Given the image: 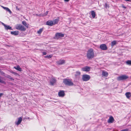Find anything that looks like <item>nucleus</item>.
Masks as SVG:
<instances>
[{"label": "nucleus", "instance_id": "f257e3e1", "mask_svg": "<svg viewBox=\"0 0 131 131\" xmlns=\"http://www.w3.org/2000/svg\"><path fill=\"white\" fill-rule=\"evenodd\" d=\"M94 56L93 49L92 48L89 49L87 51L86 54V57L89 60L92 59L94 58Z\"/></svg>", "mask_w": 131, "mask_h": 131}, {"label": "nucleus", "instance_id": "f03ea898", "mask_svg": "<svg viewBox=\"0 0 131 131\" xmlns=\"http://www.w3.org/2000/svg\"><path fill=\"white\" fill-rule=\"evenodd\" d=\"M16 28L21 31H24L26 30V28L21 24H17L15 27Z\"/></svg>", "mask_w": 131, "mask_h": 131}, {"label": "nucleus", "instance_id": "7ed1b4c3", "mask_svg": "<svg viewBox=\"0 0 131 131\" xmlns=\"http://www.w3.org/2000/svg\"><path fill=\"white\" fill-rule=\"evenodd\" d=\"M63 82L65 84L69 86H72L73 85V83L70 79H65L63 80Z\"/></svg>", "mask_w": 131, "mask_h": 131}, {"label": "nucleus", "instance_id": "20e7f679", "mask_svg": "<svg viewBox=\"0 0 131 131\" xmlns=\"http://www.w3.org/2000/svg\"><path fill=\"white\" fill-rule=\"evenodd\" d=\"M128 78V76L125 75H122L117 77V79L118 81H120L126 80Z\"/></svg>", "mask_w": 131, "mask_h": 131}, {"label": "nucleus", "instance_id": "39448f33", "mask_svg": "<svg viewBox=\"0 0 131 131\" xmlns=\"http://www.w3.org/2000/svg\"><path fill=\"white\" fill-rule=\"evenodd\" d=\"M90 78L89 75L85 74L82 75V79L83 81H86L89 80Z\"/></svg>", "mask_w": 131, "mask_h": 131}, {"label": "nucleus", "instance_id": "423d86ee", "mask_svg": "<svg viewBox=\"0 0 131 131\" xmlns=\"http://www.w3.org/2000/svg\"><path fill=\"white\" fill-rule=\"evenodd\" d=\"M64 36V34L61 33H57L55 35V38L58 39L61 37H62Z\"/></svg>", "mask_w": 131, "mask_h": 131}, {"label": "nucleus", "instance_id": "0eeeda50", "mask_svg": "<svg viewBox=\"0 0 131 131\" xmlns=\"http://www.w3.org/2000/svg\"><path fill=\"white\" fill-rule=\"evenodd\" d=\"M100 48L103 50H106L107 49V47L105 44H102L100 46Z\"/></svg>", "mask_w": 131, "mask_h": 131}, {"label": "nucleus", "instance_id": "6e6552de", "mask_svg": "<svg viewBox=\"0 0 131 131\" xmlns=\"http://www.w3.org/2000/svg\"><path fill=\"white\" fill-rule=\"evenodd\" d=\"M65 63V61L63 60H61L57 61L56 63L58 65H62L64 64Z\"/></svg>", "mask_w": 131, "mask_h": 131}, {"label": "nucleus", "instance_id": "1a4fd4ad", "mask_svg": "<svg viewBox=\"0 0 131 131\" xmlns=\"http://www.w3.org/2000/svg\"><path fill=\"white\" fill-rule=\"evenodd\" d=\"M46 24L47 25L50 26H52L54 25L53 21L51 20L47 21L46 23Z\"/></svg>", "mask_w": 131, "mask_h": 131}, {"label": "nucleus", "instance_id": "9d476101", "mask_svg": "<svg viewBox=\"0 0 131 131\" xmlns=\"http://www.w3.org/2000/svg\"><path fill=\"white\" fill-rule=\"evenodd\" d=\"M114 120L113 117L112 116L110 117L109 119L108 120L107 122L108 123H112Z\"/></svg>", "mask_w": 131, "mask_h": 131}, {"label": "nucleus", "instance_id": "9b49d317", "mask_svg": "<svg viewBox=\"0 0 131 131\" xmlns=\"http://www.w3.org/2000/svg\"><path fill=\"white\" fill-rule=\"evenodd\" d=\"M58 95L60 97H63L64 95V93L63 91H61L58 93Z\"/></svg>", "mask_w": 131, "mask_h": 131}, {"label": "nucleus", "instance_id": "f8f14e48", "mask_svg": "<svg viewBox=\"0 0 131 131\" xmlns=\"http://www.w3.org/2000/svg\"><path fill=\"white\" fill-rule=\"evenodd\" d=\"M90 68L88 67H86L82 69V70L83 71H90Z\"/></svg>", "mask_w": 131, "mask_h": 131}, {"label": "nucleus", "instance_id": "ddd939ff", "mask_svg": "<svg viewBox=\"0 0 131 131\" xmlns=\"http://www.w3.org/2000/svg\"><path fill=\"white\" fill-rule=\"evenodd\" d=\"M22 121V118L21 117H19L18 118V121L17 122H15V124L18 125Z\"/></svg>", "mask_w": 131, "mask_h": 131}, {"label": "nucleus", "instance_id": "4468645a", "mask_svg": "<svg viewBox=\"0 0 131 131\" xmlns=\"http://www.w3.org/2000/svg\"><path fill=\"white\" fill-rule=\"evenodd\" d=\"M56 80L54 79H52L50 81V84L51 85H53L56 82Z\"/></svg>", "mask_w": 131, "mask_h": 131}, {"label": "nucleus", "instance_id": "2eb2a0df", "mask_svg": "<svg viewBox=\"0 0 131 131\" xmlns=\"http://www.w3.org/2000/svg\"><path fill=\"white\" fill-rule=\"evenodd\" d=\"M19 33L18 31H11V34H12L14 35H18Z\"/></svg>", "mask_w": 131, "mask_h": 131}, {"label": "nucleus", "instance_id": "dca6fc26", "mask_svg": "<svg viewBox=\"0 0 131 131\" xmlns=\"http://www.w3.org/2000/svg\"><path fill=\"white\" fill-rule=\"evenodd\" d=\"M59 21V18H58L54 19L52 21L53 22V25H54L55 24H57L58 23V22Z\"/></svg>", "mask_w": 131, "mask_h": 131}, {"label": "nucleus", "instance_id": "f3484780", "mask_svg": "<svg viewBox=\"0 0 131 131\" xmlns=\"http://www.w3.org/2000/svg\"><path fill=\"white\" fill-rule=\"evenodd\" d=\"M125 95L127 98H129L131 96V94L130 92L126 93Z\"/></svg>", "mask_w": 131, "mask_h": 131}, {"label": "nucleus", "instance_id": "a211bd4d", "mask_svg": "<svg viewBox=\"0 0 131 131\" xmlns=\"http://www.w3.org/2000/svg\"><path fill=\"white\" fill-rule=\"evenodd\" d=\"M117 41L115 40H114L112 41L111 43V45L112 47L114 46L117 43Z\"/></svg>", "mask_w": 131, "mask_h": 131}, {"label": "nucleus", "instance_id": "6ab92c4d", "mask_svg": "<svg viewBox=\"0 0 131 131\" xmlns=\"http://www.w3.org/2000/svg\"><path fill=\"white\" fill-rule=\"evenodd\" d=\"M2 7L4 9L6 10L8 12L10 13L11 14L12 13V12L8 8L6 7H4L2 6Z\"/></svg>", "mask_w": 131, "mask_h": 131}, {"label": "nucleus", "instance_id": "aec40b11", "mask_svg": "<svg viewBox=\"0 0 131 131\" xmlns=\"http://www.w3.org/2000/svg\"><path fill=\"white\" fill-rule=\"evenodd\" d=\"M22 23L23 25L25 26L26 27H28V25L27 24V23L25 21H22Z\"/></svg>", "mask_w": 131, "mask_h": 131}, {"label": "nucleus", "instance_id": "412c9836", "mask_svg": "<svg viewBox=\"0 0 131 131\" xmlns=\"http://www.w3.org/2000/svg\"><path fill=\"white\" fill-rule=\"evenodd\" d=\"M91 14L93 18H94L95 17L96 15L94 11L92 10L91 12Z\"/></svg>", "mask_w": 131, "mask_h": 131}, {"label": "nucleus", "instance_id": "4be33fe9", "mask_svg": "<svg viewBox=\"0 0 131 131\" xmlns=\"http://www.w3.org/2000/svg\"><path fill=\"white\" fill-rule=\"evenodd\" d=\"M5 28L6 30H8V29H10L12 30V28L11 27H10L8 25H6V26H5Z\"/></svg>", "mask_w": 131, "mask_h": 131}, {"label": "nucleus", "instance_id": "5701e85b", "mask_svg": "<svg viewBox=\"0 0 131 131\" xmlns=\"http://www.w3.org/2000/svg\"><path fill=\"white\" fill-rule=\"evenodd\" d=\"M14 68L18 71H20L21 70V68L19 67V66H17L16 67H14Z\"/></svg>", "mask_w": 131, "mask_h": 131}, {"label": "nucleus", "instance_id": "b1692460", "mask_svg": "<svg viewBox=\"0 0 131 131\" xmlns=\"http://www.w3.org/2000/svg\"><path fill=\"white\" fill-rule=\"evenodd\" d=\"M126 63L127 65H131V61L128 60L126 61Z\"/></svg>", "mask_w": 131, "mask_h": 131}, {"label": "nucleus", "instance_id": "393cba45", "mask_svg": "<svg viewBox=\"0 0 131 131\" xmlns=\"http://www.w3.org/2000/svg\"><path fill=\"white\" fill-rule=\"evenodd\" d=\"M5 76L12 80H14V79L9 75L6 74V75Z\"/></svg>", "mask_w": 131, "mask_h": 131}, {"label": "nucleus", "instance_id": "a878e982", "mask_svg": "<svg viewBox=\"0 0 131 131\" xmlns=\"http://www.w3.org/2000/svg\"><path fill=\"white\" fill-rule=\"evenodd\" d=\"M43 31V29L41 28L37 31V33L38 34H40Z\"/></svg>", "mask_w": 131, "mask_h": 131}, {"label": "nucleus", "instance_id": "bb28decb", "mask_svg": "<svg viewBox=\"0 0 131 131\" xmlns=\"http://www.w3.org/2000/svg\"><path fill=\"white\" fill-rule=\"evenodd\" d=\"M0 82L2 83H3V84H5V82L4 81L2 80L1 79V77H0Z\"/></svg>", "mask_w": 131, "mask_h": 131}, {"label": "nucleus", "instance_id": "cd10ccee", "mask_svg": "<svg viewBox=\"0 0 131 131\" xmlns=\"http://www.w3.org/2000/svg\"><path fill=\"white\" fill-rule=\"evenodd\" d=\"M108 74H102V77H104V78L107 77L108 76Z\"/></svg>", "mask_w": 131, "mask_h": 131}, {"label": "nucleus", "instance_id": "c85d7f7f", "mask_svg": "<svg viewBox=\"0 0 131 131\" xmlns=\"http://www.w3.org/2000/svg\"><path fill=\"white\" fill-rule=\"evenodd\" d=\"M52 57V56L50 55L49 56H45L46 58H51Z\"/></svg>", "mask_w": 131, "mask_h": 131}, {"label": "nucleus", "instance_id": "c756f323", "mask_svg": "<svg viewBox=\"0 0 131 131\" xmlns=\"http://www.w3.org/2000/svg\"><path fill=\"white\" fill-rule=\"evenodd\" d=\"M128 129H123L122 130H121L120 131H128Z\"/></svg>", "mask_w": 131, "mask_h": 131}, {"label": "nucleus", "instance_id": "7c9ffc66", "mask_svg": "<svg viewBox=\"0 0 131 131\" xmlns=\"http://www.w3.org/2000/svg\"><path fill=\"white\" fill-rule=\"evenodd\" d=\"M102 74H108V73L107 72H106L105 71H103L102 72Z\"/></svg>", "mask_w": 131, "mask_h": 131}, {"label": "nucleus", "instance_id": "2f4dec72", "mask_svg": "<svg viewBox=\"0 0 131 131\" xmlns=\"http://www.w3.org/2000/svg\"><path fill=\"white\" fill-rule=\"evenodd\" d=\"M105 7L106 8L107 7H108V5H107V3H105Z\"/></svg>", "mask_w": 131, "mask_h": 131}, {"label": "nucleus", "instance_id": "473e14b6", "mask_svg": "<svg viewBox=\"0 0 131 131\" xmlns=\"http://www.w3.org/2000/svg\"><path fill=\"white\" fill-rule=\"evenodd\" d=\"M44 55H46L47 54V53L45 52H43L42 53Z\"/></svg>", "mask_w": 131, "mask_h": 131}, {"label": "nucleus", "instance_id": "72a5a7b5", "mask_svg": "<svg viewBox=\"0 0 131 131\" xmlns=\"http://www.w3.org/2000/svg\"><path fill=\"white\" fill-rule=\"evenodd\" d=\"M48 14V12L47 11L44 14V15H47Z\"/></svg>", "mask_w": 131, "mask_h": 131}, {"label": "nucleus", "instance_id": "f704fd0d", "mask_svg": "<svg viewBox=\"0 0 131 131\" xmlns=\"http://www.w3.org/2000/svg\"><path fill=\"white\" fill-rule=\"evenodd\" d=\"M3 94L2 93H0V98L2 96Z\"/></svg>", "mask_w": 131, "mask_h": 131}, {"label": "nucleus", "instance_id": "c9c22d12", "mask_svg": "<svg viewBox=\"0 0 131 131\" xmlns=\"http://www.w3.org/2000/svg\"><path fill=\"white\" fill-rule=\"evenodd\" d=\"M2 24L5 27V26H6V25L3 23H2Z\"/></svg>", "mask_w": 131, "mask_h": 131}, {"label": "nucleus", "instance_id": "e433bc0d", "mask_svg": "<svg viewBox=\"0 0 131 131\" xmlns=\"http://www.w3.org/2000/svg\"><path fill=\"white\" fill-rule=\"evenodd\" d=\"M16 9L18 10H20L18 8V7L17 6H16Z\"/></svg>", "mask_w": 131, "mask_h": 131}, {"label": "nucleus", "instance_id": "4c0bfd02", "mask_svg": "<svg viewBox=\"0 0 131 131\" xmlns=\"http://www.w3.org/2000/svg\"><path fill=\"white\" fill-rule=\"evenodd\" d=\"M122 7L123 8H126V7H125V6H124V5H122Z\"/></svg>", "mask_w": 131, "mask_h": 131}, {"label": "nucleus", "instance_id": "58836bf2", "mask_svg": "<svg viewBox=\"0 0 131 131\" xmlns=\"http://www.w3.org/2000/svg\"><path fill=\"white\" fill-rule=\"evenodd\" d=\"M65 1L68 2L69 1V0H64Z\"/></svg>", "mask_w": 131, "mask_h": 131}, {"label": "nucleus", "instance_id": "ea45409f", "mask_svg": "<svg viewBox=\"0 0 131 131\" xmlns=\"http://www.w3.org/2000/svg\"><path fill=\"white\" fill-rule=\"evenodd\" d=\"M125 0L126 1H131V0Z\"/></svg>", "mask_w": 131, "mask_h": 131}, {"label": "nucleus", "instance_id": "a19ab883", "mask_svg": "<svg viewBox=\"0 0 131 131\" xmlns=\"http://www.w3.org/2000/svg\"><path fill=\"white\" fill-rule=\"evenodd\" d=\"M77 74H80V72H77Z\"/></svg>", "mask_w": 131, "mask_h": 131}, {"label": "nucleus", "instance_id": "79ce46f5", "mask_svg": "<svg viewBox=\"0 0 131 131\" xmlns=\"http://www.w3.org/2000/svg\"><path fill=\"white\" fill-rule=\"evenodd\" d=\"M1 74H4V73H1Z\"/></svg>", "mask_w": 131, "mask_h": 131}, {"label": "nucleus", "instance_id": "37998d69", "mask_svg": "<svg viewBox=\"0 0 131 131\" xmlns=\"http://www.w3.org/2000/svg\"><path fill=\"white\" fill-rule=\"evenodd\" d=\"M1 69H0V72H1Z\"/></svg>", "mask_w": 131, "mask_h": 131}]
</instances>
